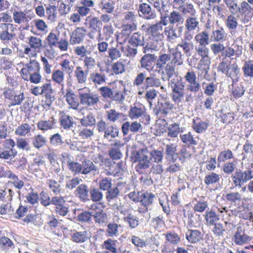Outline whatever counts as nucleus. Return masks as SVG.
Here are the masks:
<instances>
[{"label": "nucleus", "mask_w": 253, "mask_h": 253, "mask_svg": "<svg viewBox=\"0 0 253 253\" xmlns=\"http://www.w3.org/2000/svg\"><path fill=\"white\" fill-rule=\"evenodd\" d=\"M139 16L146 20L154 19L156 18L157 14L155 10L148 3L143 2L139 4L137 7Z\"/></svg>", "instance_id": "4468645a"}, {"label": "nucleus", "mask_w": 253, "mask_h": 253, "mask_svg": "<svg viewBox=\"0 0 253 253\" xmlns=\"http://www.w3.org/2000/svg\"><path fill=\"white\" fill-rule=\"evenodd\" d=\"M212 229V232L215 237H217L219 239L223 238L225 232V230L223 225L220 223L214 224Z\"/></svg>", "instance_id": "338daca9"}, {"label": "nucleus", "mask_w": 253, "mask_h": 253, "mask_svg": "<svg viewBox=\"0 0 253 253\" xmlns=\"http://www.w3.org/2000/svg\"><path fill=\"white\" fill-rule=\"evenodd\" d=\"M135 162H137L135 169L139 173H143V171L149 168L151 165L149 152L147 149L139 150L135 156Z\"/></svg>", "instance_id": "0eeeda50"}, {"label": "nucleus", "mask_w": 253, "mask_h": 253, "mask_svg": "<svg viewBox=\"0 0 253 253\" xmlns=\"http://www.w3.org/2000/svg\"><path fill=\"white\" fill-rule=\"evenodd\" d=\"M66 163L69 170L75 174L86 175L91 172H96L98 169L94 165L93 163L89 160L85 159L81 163L74 162L73 158L67 155Z\"/></svg>", "instance_id": "f257e3e1"}, {"label": "nucleus", "mask_w": 253, "mask_h": 253, "mask_svg": "<svg viewBox=\"0 0 253 253\" xmlns=\"http://www.w3.org/2000/svg\"><path fill=\"white\" fill-rule=\"evenodd\" d=\"M253 178L252 171L249 170L243 171L240 169L236 171L232 177L234 186L239 188L242 187L245 183Z\"/></svg>", "instance_id": "9b49d317"}, {"label": "nucleus", "mask_w": 253, "mask_h": 253, "mask_svg": "<svg viewBox=\"0 0 253 253\" xmlns=\"http://www.w3.org/2000/svg\"><path fill=\"white\" fill-rule=\"evenodd\" d=\"M169 8V6L167 5L161 10V12H159L160 14V21L159 23L163 24L164 26H166L169 23V19L170 15Z\"/></svg>", "instance_id": "09e8293b"}, {"label": "nucleus", "mask_w": 253, "mask_h": 253, "mask_svg": "<svg viewBox=\"0 0 253 253\" xmlns=\"http://www.w3.org/2000/svg\"><path fill=\"white\" fill-rule=\"evenodd\" d=\"M71 239L74 242L82 243L86 241L88 237L86 231L76 232L72 234Z\"/></svg>", "instance_id": "79ce46f5"}, {"label": "nucleus", "mask_w": 253, "mask_h": 253, "mask_svg": "<svg viewBox=\"0 0 253 253\" xmlns=\"http://www.w3.org/2000/svg\"><path fill=\"white\" fill-rule=\"evenodd\" d=\"M128 117L131 120H137L139 118H145L148 123L150 120V117L146 115V111L144 106L141 103H134L131 105L128 111Z\"/></svg>", "instance_id": "9d476101"}, {"label": "nucleus", "mask_w": 253, "mask_h": 253, "mask_svg": "<svg viewBox=\"0 0 253 253\" xmlns=\"http://www.w3.org/2000/svg\"><path fill=\"white\" fill-rule=\"evenodd\" d=\"M88 79L89 82L95 86L105 84L108 80L104 70L101 69L91 73Z\"/></svg>", "instance_id": "2eb2a0df"}, {"label": "nucleus", "mask_w": 253, "mask_h": 253, "mask_svg": "<svg viewBox=\"0 0 253 253\" xmlns=\"http://www.w3.org/2000/svg\"><path fill=\"white\" fill-rule=\"evenodd\" d=\"M219 179L220 175L216 173L211 172L205 176L204 182L206 184L209 185L218 182Z\"/></svg>", "instance_id": "052dcab7"}, {"label": "nucleus", "mask_w": 253, "mask_h": 253, "mask_svg": "<svg viewBox=\"0 0 253 253\" xmlns=\"http://www.w3.org/2000/svg\"><path fill=\"white\" fill-rule=\"evenodd\" d=\"M56 124L55 120L51 117L47 121H41L38 123V127L41 130H46L54 128Z\"/></svg>", "instance_id": "ea45409f"}, {"label": "nucleus", "mask_w": 253, "mask_h": 253, "mask_svg": "<svg viewBox=\"0 0 253 253\" xmlns=\"http://www.w3.org/2000/svg\"><path fill=\"white\" fill-rule=\"evenodd\" d=\"M92 216L95 223L98 224H105L107 222V215L102 210H98L97 211H92Z\"/></svg>", "instance_id": "c9c22d12"}, {"label": "nucleus", "mask_w": 253, "mask_h": 253, "mask_svg": "<svg viewBox=\"0 0 253 253\" xmlns=\"http://www.w3.org/2000/svg\"><path fill=\"white\" fill-rule=\"evenodd\" d=\"M148 51V48L146 46L144 47L143 52L145 54L142 56L139 61V66L148 72H151L154 69L157 56L154 54L147 53Z\"/></svg>", "instance_id": "6e6552de"}, {"label": "nucleus", "mask_w": 253, "mask_h": 253, "mask_svg": "<svg viewBox=\"0 0 253 253\" xmlns=\"http://www.w3.org/2000/svg\"><path fill=\"white\" fill-rule=\"evenodd\" d=\"M162 25H163V24L158 22L149 28L148 32L152 40L162 42L164 38Z\"/></svg>", "instance_id": "dca6fc26"}, {"label": "nucleus", "mask_w": 253, "mask_h": 253, "mask_svg": "<svg viewBox=\"0 0 253 253\" xmlns=\"http://www.w3.org/2000/svg\"><path fill=\"white\" fill-rule=\"evenodd\" d=\"M1 28L3 31L0 33V40L3 43H8L9 41L13 39L15 35L9 33L8 31L13 28V25L11 24H1Z\"/></svg>", "instance_id": "412c9836"}, {"label": "nucleus", "mask_w": 253, "mask_h": 253, "mask_svg": "<svg viewBox=\"0 0 253 253\" xmlns=\"http://www.w3.org/2000/svg\"><path fill=\"white\" fill-rule=\"evenodd\" d=\"M149 157L153 162L160 163L163 158V152L160 150H154L149 152Z\"/></svg>", "instance_id": "0e129e2a"}, {"label": "nucleus", "mask_w": 253, "mask_h": 253, "mask_svg": "<svg viewBox=\"0 0 253 253\" xmlns=\"http://www.w3.org/2000/svg\"><path fill=\"white\" fill-rule=\"evenodd\" d=\"M80 122L84 126H92L95 125L96 119L92 113H89L86 116L81 119Z\"/></svg>", "instance_id": "c03bdc74"}, {"label": "nucleus", "mask_w": 253, "mask_h": 253, "mask_svg": "<svg viewBox=\"0 0 253 253\" xmlns=\"http://www.w3.org/2000/svg\"><path fill=\"white\" fill-rule=\"evenodd\" d=\"M75 77L77 82L80 84H84L86 82L87 74L83 70L81 66H77L74 71Z\"/></svg>", "instance_id": "4c0bfd02"}, {"label": "nucleus", "mask_w": 253, "mask_h": 253, "mask_svg": "<svg viewBox=\"0 0 253 253\" xmlns=\"http://www.w3.org/2000/svg\"><path fill=\"white\" fill-rule=\"evenodd\" d=\"M164 235L166 237V241L169 244L177 245L181 241L180 236L174 232L170 231Z\"/></svg>", "instance_id": "37998d69"}, {"label": "nucleus", "mask_w": 253, "mask_h": 253, "mask_svg": "<svg viewBox=\"0 0 253 253\" xmlns=\"http://www.w3.org/2000/svg\"><path fill=\"white\" fill-rule=\"evenodd\" d=\"M183 26H169L165 29V32L169 40H174L177 38L181 37L183 31Z\"/></svg>", "instance_id": "4be33fe9"}, {"label": "nucleus", "mask_w": 253, "mask_h": 253, "mask_svg": "<svg viewBox=\"0 0 253 253\" xmlns=\"http://www.w3.org/2000/svg\"><path fill=\"white\" fill-rule=\"evenodd\" d=\"M171 60V55L169 54H160L156 61V69L163 70L164 67L169 64Z\"/></svg>", "instance_id": "cd10ccee"}, {"label": "nucleus", "mask_w": 253, "mask_h": 253, "mask_svg": "<svg viewBox=\"0 0 253 253\" xmlns=\"http://www.w3.org/2000/svg\"><path fill=\"white\" fill-rule=\"evenodd\" d=\"M78 91L80 103L85 107L94 106L99 102V96L87 87L80 88Z\"/></svg>", "instance_id": "423d86ee"}, {"label": "nucleus", "mask_w": 253, "mask_h": 253, "mask_svg": "<svg viewBox=\"0 0 253 253\" xmlns=\"http://www.w3.org/2000/svg\"><path fill=\"white\" fill-rule=\"evenodd\" d=\"M160 87L161 89L165 91L166 88L162 85V83L159 78L156 77L154 76H150L146 78L145 84L144 86L142 87L143 89L146 90L149 87Z\"/></svg>", "instance_id": "5701e85b"}, {"label": "nucleus", "mask_w": 253, "mask_h": 253, "mask_svg": "<svg viewBox=\"0 0 253 253\" xmlns=\"http://www.w3.org/2000/svg\"><path fill=\"white\" fill-rule=\"evenodd\" d=\"M119 133V129L116 126H108L104 132L103 139L111 141L113 139L117 137Z\"/></svg>", "instance_id": "2f4dec72"}, {"label": "nucleus", "mask_w": 253, "mask_h": 253, "mask_svg": "<svg viewBox=\"0 0 253 253\" xmlns=\"http://www.w3.org/2000/svg\"><path fill=\"white\" fill-rule=\"evenodd\" d=\"M120 189L119 187H114L110 188L109 190L107 191L106 193V198L108 202H112L118 198L120 194Z\"/></svg>", "instance_id": "603ef678"}, {"label": "nucleus", "mask_w": 253, "mask_h": 253, "mask_svg": "<svg viewBox=\"0 0 253 253\" xmlns=\"http://www.w3.org/2000/svg\"><path fill=\"white\" fill-rule=\"evenodd\" d=\"M179 132L180 127L179 124L173 123L169 125L167 130L168 136L177 137Z\"/></svg>", "instance_id": "864d4df0"}, {"label": "nucleus", "mask_w": 253, "mask_h": 253, "mask_svg": "<svg viewBox=\"0 0 253 253\" xmlns=\"http://www.w3.org/2000/svg\"><path fill=\"white\" fill-rule=\"evenodd\" d=\"M64 178V175H62L58 181H56L53 179H49L47 180L46 184L50 192H52L54 195H60L64 192V189L61 185V182Z\"/></svg>", "instance_id": "a211bd4d"}, {"label": "nucleus", "mask_w": 253, "mask_h": 253, "mask_svg": "<svg viewBox=\"0 0 253 253\" xmlns=\"http://www.w3.org/2000/svg\"><path fill=\"white\" fill-rule=\"evenodd\" d=\"M124 220L128 223L131 228H135L139 224L138 217L132 213H129L126 216L124 217Z\"/></svg>", "instance_id": "680f3d73"}, {"label": "nucleus", "mask_w": 253, "mask_h": 253, "mask_svg": "<svg viewBox=\"0 0 253 253\" xmlns=\"http://www.w3.org/2000/svg\"><path fill=\"white\" fill-rule=\"evenodd\" d=\"M206 223L209 225H214L218 219L217 215L213 211H207L205 214Z\"/></svg>", "instance_id": "bf43d9fd"}, {"label": "nucleus", "mask_w": 253, "mask_h": 253, "mask_svg": "<svg viewBox=\"0 0 253 253\" xmlns=\"http://www.w3.org/2000/svg\"><path fill=\"white\" fill-rule=\"evenodd\" d=\"M169 85L171 89L172 101L177 104L181 102L185 95V83L181 79L174 78L169 81Z\"/></svg>", "instance_id": "20e7f679"}, {"label": "nucleus", "mask_w": 253, "mask_h": 253, "mask_svg": "<svg viewBox=\"0 0 253 253\" xmlns=\"http://www.w3.org/2000/svg\"><path fill=\"white\" fill-rule=\"evenodd\" d=\"M65 97L66 101L70 107L72 109H77L79 103L75 93L72 91L69 90L67 92Z\"/></svg>", "instance_id": "a19ab883"}, {"label": "nucleus", "mask_w": 253, "mask_h": 253, "mask_svg": "<svg viewBox=\"0 0 253 253\" xmlns=\"http://www.w3.org/2000/svg\"><path fill=\"white\" fill-rule=\"evenodd\" d=\"M51 80L63 87L64 85V74L63 71L59 69L53 70L51 76Z\"/></svg>", "instance_id": "e433bc0d"}, {"label": "nucleus", "mask_w": 253, "mask_h": 253, "mask_svg": "<svg viewBox=\"0 0 253 253\" xmlns=\"http://www.w3.org/2000/svg\"><path fill=\"white\" fill-rule=\"evenodd\" d=\"M57 9L54 5H49L46 8V14L47 19L51 22H54L57 18Z\"/></svg>", "instance_id": "5fc2aeb1"}, {"label": "nucleus", "mask_w": 253, "mask_h": 253, "mask_svg": "<svg viewBox=\"0 0 253 253\" xmlns=\"http://www.w3.org/2000/svg\"><path fill=\"white\" fill-rule=\"evenodd\" d=\"M128 43L133 47L143 46L144 45V37L139 32L134 33L129 39Z\"/></svg>", "instance_id": "7c9ffc66"}, {"label": "nucleus", "mask_w": 253, "mask_h": 253, "mask_svg": "<svg viewBox=\"0 0 253 253\" xmlns=\"http://www.w3.org/2000/svg\"><path fill=\"white\" fill-rule=\"evenodd\" d=\"M86 32V31L83 27L77 28L70 35V44L74 45L82 43L85 37Z\"/></svg>", "instance_id": "f3484780"}, {"label": "nucleus", "mask_w": 253, "mask_h": 253, "mask_svg": "<svg viewBox=\"0 0 253 253\" xmlns=\"http://www.w3.org/2000/svg\"><path fill=\"white\" fill-rule=\"evenodd\" d=\"M193 34H190L189 33H184L183 38L181 41L177 44L176 47L177 49L181 48L184 54L188 56L192 54L194 49V43L192 41Z\"/></svg>", "instance_id": "1a4fd4ad"}, {"label": "nucleus", "mask_w": 253, "mask_h": 253, "mask_svg": "<svg viewBox=\"0 0 253 253\" xmlns=\"http://www.w3.org/2000/svg\"><path fill=\"white\" fill-rule=\"evenodd\" d=\"M75 53L80 56V57H84L86 56L87 54L89 55L91 53V50L90 48L87 46H77L75 49Z\"/></svg>", "instance_id": "e2e57ef3"}, {"label": "nucleus", "mask_w": 253, "mask_h": 253, "mask_svg": "<svg viewBox=\"0 0 253 253\" xmlns=\"http://www.w3.org/2000/svg\"><path fill=\"white\" fill-rule=\"evenodd\" d=\"M244 75L250 78L253 77V63L251 61L245 62L243 67Z\"/></svg>", "instance_id": "774afa93"}, {"label": "nucleus", "mask_w": 253, "mask_h": 253, "mask_svg": "<svg viewBox=\"0 0 253 253\" xmlns=\"http://www.w3.org/2000/svg\"><path fill=\"white\" fill-rule=\"evenodd\" d=\"M89 191L88 186L85 184H81L79 185L76 190L75 194L82 201L89 200Z\"/></svg>", "instance_id": "393cba45"}, {"label": "nucleus", "mask_w": 253, "mask_h": 253, "mask_svg": "<svg viewBox=\"0 0 253 253\" xmlns=\"http://www.w3.org/2000/svg\"><path fill=\"white\" fill-rule=\"evenodd\" d=\"M208 126V123L203 121L200 118L196 117L193 119L192 127L197 133H200L205 131Z\"/></svg>", "instance_id": "a878e982"}, {"label": "nucleus", "mask_w": 253, "mask_h": 253, "mask_svg": "<svg viewBox=\"0 0 253 253\" xmlns=\"http://www.w3.org/2000/svg\"><path fill=\"white\" fill-rule=\"evenodd\" d=\"M60 124L61 127L64 129H69L73 126V119L69 115H63L60 119Z\"/></svg>", "instance_id": "8fccbe9b"}, {"label": "nucleus", "mask_w": 253, "mask_h": 253, "mask_svg": "<svg viewBox=\"0 0 253 253\" xmlns=\"http://www.w3.org/2000/svg\"><path fill=\"white\" fill-rule=\"evenodd\" d=\"M232 240L235 245L244 246L250 243L252 237L245 233V229L243 227L239 226L234 234Z\"/></svg>", "instance_id": "ddd939ff"}, {"label": "nucleus", "mask_w": 253, "mask_h": 253, "mask_svg": "<svg viewBox=\"0 0 253 253\" xmlns=\"http://www.w3.org/2000/svg\"><path fill=\"white\" fill-rule=\"evenodd\" d=\"M117 240L112 239H108L104 242V248L113 253H117V249L116 248Z\"/></svg>", "instance_id": "69168bd1"}, {"label": "nucleus", "mask_w": 253, "mask_h": 253, "mask_svg": "<svg viewBox=\"0 0 253 253\" xmlns=\"http://www.w3.org/2000/svg\"><path fill=\"white\" fill-rule=\"evenodd\" d=\"M186 239L191 243H196L203 238L201 232L198 230L188 229L185 234Z\"/></svg>", "instance_id": "bb28decb"}, {"label": "nucleus", "mask_w": 253, "mask_h": 253, "mask_svg": "<svg viewBox=\"0 0 253 253\" xmlns=\"http://www.w3.org/2000/svg\"><path fill=\"white\" fill-rule=\"evenodd\" d=\"M184 21L183 16L178 11L173 10L170 12L169 19V23L170 24H176L177 26L178 25L183 24Z\"/></svg>", "instance_id": "72a5a7b5"}, {"label": "nucleus", "mask_w": 253, "mask_h": 253, "mask_svg": "<svg viewBox=\"0 0 253 253\" xmlns=\"http://www.w3.org/2000/svg\"><path fill=\"white\" fill-rule=\"evenodd\" d=\"M136 29L137 26L135 23L124 24L122 26L121 32L117 38L118 43L120 44L125 43L131 33Z\"/></svg>", "instance_id": "f8f14e48"}, {"label": "nucleus", "mask_w": 253, "mask_h": 253, "mask_svg": "<svg viewBox=\"0 0 253 253\" xmlns=\"http://www.w3.org/2000/svg\"><path fill=\"white\" fill-rule=\"evenodd\" d=\"M171 55V60L170 63L174 65H181L183 62V55L179 49L175 47V51L172 52Z\"/></svg>", "instance_id": "49530a36"}, {"label": "nucleus", "mask_w": 253, "mask_h": 253, "mask_svg": "<svg viewBox=\"0 0 253 253\" xmlns=\"http://www.w3.org/2000/svg\"><path fill=\"white\" fill-rule=\"evenodd\" d=\"M141 128L142 125L136 121L132 123L126 122L123 124L121 126L122 131L124 135H127L129 131L134 133H137Z\"/></svg>", "instance_id": "6ab92c4d"}, {"label": "nucleus", "mask_w": 253, "mask_h": 253, "mask_svg": "<svg viewBox=\"0 0 253 253\" xmlns=\"http://www.w3.org/2000/svg\"><path fill=\"white\" fill-rule=\"evenodd\" d=\"M176 145L174 144H167L166 147V155L167 158L173 162H175L178 157L176 152Z\"/></svg>", "instance_id": "c85d7f7f"}, {"label": "nucleus", "mask_w": 253, "mask_h": 253, "mask_svg": "<svg viewBox=\"0 0 253 253\" xmlns=\"http://www.w3.org/2000/svg\"><path fill=\"white\" fill-rule=\"evenodd\" d=\"M225 24L230 34L235 37L237 34L236 29L239 25L237 17L233 14L228 15L225 20Z\"/></svg>", "instance_id": "aec40b11"}, {"label": "nucleus", "mask_w": 253, "mask_h": 253, "mask_svg": "<svg viewBox=\"0 0 253 253\" xmlns=\"http://www.w3.org/2000/svg\"><path fill=\"white\" fill-rule=\"evenodd\" d=\"M140 195L139 202L146 208L145 211H147L148 207L153 204L155 196L153 193L148 192H141Z\"/></svg>", "instance_id": "b1692460"}, {"label": "nucleus", "mask_w": 253, "mask_h": 253, "mask_svg": "<svg viewBox=\"0 0 253 253\" xmlns=\"http://www.w3.org/2000/svg\"><path fill=\"white\" fill-rule=\"evenodd\" d=\"M13 18L16 23L20 24L23 22L27 24V25L23 28V32H22L21 36L22 37L23 40H24L25 39L29 40V44L32 47V36L28 38L25 37V36L26 34L25 30H29L30 24L28 23L32 19L31 10L30 9L27 10L26 9L23 12L14 11L13 14Z\"/></svg>", "instance_id": "39448f33"}, {"label": "nucleus", "mask_w": 253, "mask_h": 253, "mask_svg": "<svg viewBox=\"0 0 253 253\" xmlns=\"http://www.w3.org/2000/svg\"><path fill=\"white\" fill-rule=\"evenodd\" d=\"M180 136L182 142L189 146H195L197 144L196 140L193 137L191 132H188L183 134H180Z\"/></svg>", "instance_id": "3c124183"}, {"label": "nucleus", "mask_w": 253, "mask_h": 253, "mask_svg": "<svg viewBox=\"0 0 253 253\" xmlns=\"http://www.w3.org/2000/svg\"><path fill=\"white\" fill-rule=\"evenodd\" d=\"M225 37V31L223 28L213 30L211 36V41L215 42H222Z\"/></svg>", "instance_id": "a18cd8bd"}, {"label": "nucleus", "mask_w": 253, "mask_h": 253, "mask_svg": "<svg viewBox=\"0 0 253 253\" xmlns=\"http://www.w3.org/2000/svg\"><path fill=\"white\" fill-rule=\"evenodd\" d=\"M60 66L63 70L62 71L65 72L68 75L73 73L74 70V65L73 63L71 60L64 59L61 62Z\"/></svg>", "instance_id": "6e6d98bb"}, {"label": "nucleus", "mask_w": 253, "mask_h": 253, "mask_svg": "<svg viewBox=\"0 0 253 253\" xmlns=\"http://www.w3.org/2000/svg\"><path fill=\"white\" fill-rule=\"evenodd\" d=\"M217 71L231 78L233 86L239 81L241 76L240 68L236 62L220 61L217 67Z\"/></svg>", "instance_id": "f03ea898"}, {"label": "nucleus", "mask_w": 253, "mask_h": 253, "mask_svg": "<svg viewBox=\"0 0 253 253\" xmlns=\"http://www.w3.org/2000/svg\"><path fill=\"white\" fill-rule=\"evenodd\" d=\"M199 21L196 18L188 17L186 19L185 24L186 31L184 33H189L193 34L192 32L194 31L198 26Z\"/></svg>", "instance_id": "58836bf2"}, {"label": "nucleus", "mask_w": 253, "mask_h": 253, "mask_svg": "<svg viewBox=\"0 0 253 253\" xmlns=\"http://www.w3.org/2000/svg\"><path fill=\"white\" fill-rule=\"evenodd\" d=\"M115 1L112 0H102L99 3V7L103 13L111 14L115 8Z\"/></svg>", "instance_id": "c756f323"}, {"label": "nucleus", "mask_w": 253, "mask_h": 253, "mask_svg": "<svg viewBox=\"0 0 253 253\" xmlns=\"http://www.w3.org/2000/svg\"><path fill=\"white\" fill-rule=\"evenodd\" d=\"M100 189L92 188L90 189L89 194L91 200L93 202H100L103 199V194Z\"/></svg>", "instance_id": "4d7b16f0"}, {"label": "nucleus", "mask_w": 253, "mask_h": 253, "mask_svg": "<svg viewBox=\"0 0 253 253\" xmlns=\"http://www.w3.org/2000/svg\"><path fill=\"white\" fill-rule=\"evenodd\" d=\"M32 60L30 59L29 63L25 64V67H23L21 70V76L22 78L26 81H30L32 83Z\"/></svg>", "instance_id": "de8ad7c7"}, {"label": "nucleus", "mask_w": 253, "mask_h": 253, "mask_svg": "<svg viewBox=\"0 0 253 253\" xmlns=\"http://www.w3.org/2000/svg\"><path fill=\"white\" fill-rule=\"evenodd\" d=\"M98 90L103 98H109L119 104H122L125 100V96L120 87L115 86L111 88L105 86L100 87Z\"/></svg>", "instance_id": "7ed1b4c3"}, {"label": "nucleus", "mask_w": 253, "mask_h": 253, "mask_svg": "<svg viewBox=\"0 0 253 253\" xmlns=\"http://www.w3.org/2000/svg\"><path fill=\"white\" fill-rule=\"evenodd\" d=\"M194 40L199 44L207 45L210 43L209 33L207 31L204 30L197 34Z\"/></svg>", "instance_id": "f704fd0d"}, {"label": "nucleus", "mask_w": 253, "mask_h": 253, "mask_svg": "<svg viewBox=\"0 0 253 253\" xmlns=\"http://www.w3.org/2000/svg\"><path fill=\"white\" fill-rule=\"evenodd\" d=\"M158 93L159 92L154 88H150L146 91L144 97L149 103L150 107L152 105V101L156 98Z\"/></svg>", "instance_id": "13d9d810"}, {"label": "nucleus", "mask_w": 253, "mask_h": 253, "mask_svg": "<svg viewBox=\"0 0 253 253\" xmlns=\"http://www.w3.org/2000/svg\"><path fill=\"white\" fill-rule=\"evenodd\" d=\"M102 25V23L101 21L97 17H93L88 22V27L89 29L93 30L95 31H98V37L97 38L98 41L102 40L100 31Z\"/></svg>", "instance_id": "473e14b6"}]
</instances>
